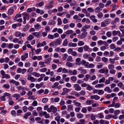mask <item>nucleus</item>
Returning <instances> with one entry per match:
<instances>
[{"instance_id": "obj_1", "label": "nucleus", "mask_w": 124, "mask_h": 124, "mask_svg": "<svg viewBox=\"0 0 124 124\" xmlns=\"http://www.w3.org/2000/svg\"><path fill=\"white\" fill-rule=\"evenodd\" d=\"M81 31L82 32L81 34L78 35V38L79 39H84L87 36V32L86 31L82 29L81 30Z\"/></svg>"}, {"instance_id": "obj_2", "label": "nucleus", "mask_w": 124, "mask_h": 124, "mask_svg": "<svg viewBox=\"0 0 124 124\" xmlns=\"http://www.w3.org/2000/svg\"><path fill=\"white\" fill-rule=\"evenodd\" d=\"M108 69H106V68H104L99 70V72L101 74H106L108 73Z\"/></svg>"}, {"instance_id": "obj_3", "label": "nucleus", "mask_w": 124, "mask_h": 124, "mask_svg": "<svg viewBox=\"0 0 124 124\" xmlns=\"http://www.w3.org/2000/svg\"><path fill=\"white\" fill-rule=\"evenodd\" d=\"M83 49L85 51H87L88 52H91L92 49L90 48L89 46L87 45H85L83 47Z\"/></svg>"}, {"instance_id": "obj_4", "label": "nucleus", "mask_w": 124, "mask_h": 124, "mask_svg": "<svg viewBox=\"0 0 124 124\" xmlns=\"http://www.w3.org/2000/svg\"><path fill=\"white\" fill-rule=\"evenodd\" d=\"M112 35L113 36H115L118 35L120 37L121 36V33L120 31H116L114 30L112 31Z\"/></svg>"}, {"instance_id": "obj_5", "label": "nucleus", "mask_w": 124, "mask_h": 124, "mask_svg": "<svg viewBox=\"0 0 124 124\" xmlns=\"http://www.w3.org/2000/svg\"><path fill=\"white\" fill-rule=\"evenodd\" d=\"M27 79L28 80H30L31 82H34L36 81L37 79L31 76V75H28L27 78Z\"/></svg>"}, {"instance_id": "obj_6", "label": "nucleus", "mask_w": 124, "mask_h": 124, "mask_svg": "<svg viewBox=\"0 0 124 124\" xmlns=\"http://www.w3.org/2000/svg\"><path fill=\"white\" fill-rule=\"evenodd\" d=\"M90 18L92 21L94 23H96L97 21V20L95 19V17L94 15H92L91 16Z\"/></svg>"}, {"instance_id": "obj_7", "label": "nucleus", "mask_w": 124, "mask_h": 124, "mask_svg": "<svg viewBox=\"0 0 124 124\" xmlns=\"http://www.w3.org/2000/svg\"><path fill=\"white\" fill-rule=\"evenodd\" d=\"M89 64V62H86V61L84 60H83L81 62L80 64L83 65H84L86 67H87L88 65Z\"/></svg>"}, {"instance_id": "obj_8", "label": "nucleus", "mask_w": 124, "mask_h": 124, "mask_svg": "<svg viewBox=\"0 0 124 124\" xmlns=\"http://www.w3.org/2000/svg\"><path fill=\"white\" fill-rule=\"evenodd\" d=\"M28 53H25L23 55H22L21 56V59L22 61H25L26 58L28 57Z\"/></svg>"}, {"instance_id": "obj_9", "label": "nucleus", "mask_w": 124, "mask_h": 124, "mask_svg": "<svg viewBox=\"0 0 124 124\" xmlns=\"http://www.w3.org/2000/svg\"><path fill=\"white\" fill-rule=\"evenodd\" d=\"M77 46V44L75 43H72L71 42L69 43L68 46L69 47H75Z\"/></svg>"}, {"instance_id": "obj_10", "label": "nucleus", "mask_w": 124, "mask_h": 124, "mask_svg": "<svg viewBox=\"0 0 124 124\" xmlns=\"http://www.w3.org/2000/svg\"><path fill=\"white\" fill-rule=\"evenodd\" d=\"M19 80L21 81L23 85H25L26 82V79L22 78H21Z\"/></svg>"}, {"instance_id": "obj_11", "label": "nucleus", "mask_w": 124, "mask_h": 124, "mask_svg": "<svg viewBox=\"0 0 124 124\" xmlns=\"http://www.w3.org/2000/svg\"><path fill=\"white\" fill-rule=\"evenodd\" d=\"M45 62H40L39 63V65H40V68L45 67H46V65L45 64Z\"/></svg>"}, {"instance_id": "obj_12", "label": "nucleus", "mask_w": 124, "mask_h": 124, "mask_svg": "<svg viewBox=\"0 0 124 124\" xmlns=\"http://www.w3.org/2000/svg\"><path fill=\"white\" fill-rule=\"evenodd\" d=\"M33 35L38 38H39L41 36V34L38 32H35L32 33Z\"/></svg>"}, {"instance_id": "obj_13", "label": "nucleus", "mask_w": 124, "mask_h": 124, "mask_svg": "<svg viewBox=\"0 0 124 124\" xmlns=\"http://www.w3.org/2000/svg\"><path fill=\"white\" fill-rule=\"evenodd\" d=\"M9 82L10 83H11L13 84L14 83L15 85H19V83L18 82L16 81L13 79L9 81Z\"/></svg>"}, {"instance_id": "obj_14", "label": "nucleus", "mask_w": 124, "mask_h": 124, "mask_svg": "<svg viewBox=\"0 0 124 124\" xmlns=\"http://www.w3.org/2000/svg\"><path fill=\"white\" fill-rule=\"evenodd\" d=\"M90 55L89 54L85 53L83 54V57L85 59H88Z\"/></svg>"}, {"instance_id": "obj_15", "label": "nucleus", "mask_w": 124, "mask_h": 124, "mask_svg": "<svg viewBox=\"0 0 124 124\" xmlns=\"http://www.w3.org/2000/svg\"><path fill=\"white\" fill-rule=\"evenodd\" d=\"M51 60V58L46 59L45 61V63L47 65L49 64L50 63Z\"/></svg>"}, {"instance_id": "obj_16", "label": "nucleus", "mask_w": 124, "mask_h": 124, "mask_svg": "<svg viewBox=\"0 0 124 124\" xmlns=\"http://www.w3.org/2000/svg\"><path fill=\"white\" fill-rule=\"evenodd\" d=\"M78 70L79 71H81V73L82 74H85L86 73V70L82 69L81 68H80L78 69Z\"/></svg>"}, {"instance_id": "obj_17", "label": "nucleus", "mask_w": 124, "mask_h": 124, "mask_svg": "<svg viewBox=\"0 0 124 124\" xmlns=\"http://www.w3.org/2000/svg\"><path fill=\"white\" fill-rule=\"evenodd\" d=\"M90 25H85L82 28V29L83 30H84L86 31L87 30L86 29H87L90 28Z\"/></svg>"}, {"instance_id": "obj_18", "label": "nucleus", "mask_w": 124, "mask_h": 124, "mask_svg": "<svg viewBox=\"0 0 124 124\" xmlns=\"http://www.w3.org/2000/svg\"><path fill=\"white\" fill-rule=\"evenodd\" d=\"M96 116L98 117L99 118L102 119L104 117V116L103 115L102 113H100L99 114H98Z\"/></svg>"}, {"instance_id": "obj_19", "label": "nucleus", "mask_w": 124, "mask_h": 124, "mask_svg": "<svg viewBox=\"0 0 124 124\" xmlns=\"http://www.w3.org/2000/svg\"><path fill=\"white\" fill-rule=\"evenodd\" d=\"M34 28L36 29L39 30L41 28V26L40 24H37L34 25Z\"/></svg>"}, {"instance_id": "obj_20", "label": "nucleus", "mask_w": 124, "mask_h": 124, "mask_svg": "<svg viewBox=\"0 0 124 124\" xmlns=\"http://www.w3.org/2000/svg\"><path fill=\"white\" fill-rule=\"evenodd\" d=\"M9 104L10 105H12L14 104V102L12 101V99L11 98L9 97L8 100Z\"/></svg>"}, {"instance_id": "obj_21", "label": "nucleus", "mask_w": 124, "mask_h": 124, "mask_svg": "<svg viewBox=\"0 0 124 124\" xmlns=\"http://www.w3.org/2000/svg\"><path fill=\"white\" fill-rule=\"evenodd\" d=\"M15 35L16 37H19L20 39L21 38V33L19 32H17L15 33Z\"/></svg>"}, {"instance_id": "obj_22", "label": "nucleus", "mask_w": 124, "mask_h": 124, "mask_svg": "<svg viewBox=\"0 0 124 124\" xmlns=\"http://www.w3.org/2000/svg\"><path fill=\"white\" fill-rule=\"evenodd\" d=\"M81 59L80 58H77L76 60V64L77 65H80V63L79 62L80 61Z\"/></svg>"}, {"instance_id": "obj_23", "label": "nucleus", "mask_w": 124, "mask_h": 124, "mask_svg": "<svg viewBox=\"0 0 124 124\" xmlns=\"http://www.w3.org/2000/svg\"><path fill=\"white\" fill-rule=\"evenodd\" d=\"M111 20L110 19L108 18L104 20V22H105L106 24H108L110 23Z\"/></svg>"}, {"instance_id": "obj_24", "label": "nucleus", "mask_w": 124, "mask_h": 124, "mask_svg": "<svg viewBox=\"0 0 124 124\" xmlns=\"http://www.w3.org/2000/svg\"><path fill=\"white\" fill-rule=\"evenodd\" d=\"M31 115V112H27L25 114L24 116H23V117L25 119H27L28 117L30 116Z\"/></svg>"}, {"instance_id": "obj_25", "label": "nucleus", "mask_w": 124, "mask_h": 124, "mask_svg": "<svg viewBox=\"0 0 124 124\" xmlns=\"http://www.w3.org/2000/svg\"><path fill=\"white\" fill-rule=\"evenodd\" d=\"M20 96L19 94L16 93L14 94L12 96V97L15 98L16 100L18 99L20 97Z\"/></svg>"}, {"instance_id": "obj_26", "label": "nucleus", "mask_w": 124, "mask_h": 124, "mask_svg": "<svg viewBox=\"0 0 124 124\" xmlns=\"http://www.w3.org/2000/svg\"><path fill=\"white\" fill-rule=\"evenodd\" d=\"M32 74L34 76L37 77H39L40 76V75L39 73L36 72H33L32 73Z\"/></svg>"}, {"instance_id": "obj_27", "label": "nucleus", "mask_w": 124, "mask_h": 124, "mask_svg": "<svg viewBox=\"0 0 124 124\" xmlns=\"http://www.w3.org/2000/svg\"><path fill=\"white\" fill-rule=\"evenodd\" d=\"M66 65L69 67H71L73 66V64L69 62H67L66 64Z\"/></svg>"}, {"instance_id": "obj_28", "label": "nucleus", "mask_w": 124, "mask_h": 124, "mask_svg": "<svg viewBox=\"0 0 124 124\" xmlns=\"http://www.w3.org/2000/svg\"><path fill=\"white\" fill-rule=\"evenodd\" d=\"M14 11L12 9H9L8 10V14L10 15H11L13 14Z\"/></svg>"}, {"instance_id": "obj_29", "label": "nucleus", "mask_w": 124, "mask_h": 124, "mask_svg": "<svg viewBox=\"0 0 124 124\" xmlns=\"http://www.w3.org/2000/svg\"><path fill=\"white\" fill-rule=\"evenodd\" d=\"M34 38L33 36L32 35H30L27 38V40L29 41H30L32 40Z\"/></svg>"}, {"instance_id": "obj_30", "label": "nucleus", "mask_w": 124, "mask_h": 124, "mask_svg": "<svg viewBox=\"0 0 124 124\" xmlns=\"http://www.w3.org/2000/svg\"><path fill=\"white\" fill-rule=\"evenodd\" d=\"M55 24V22L52 20H49L48 23V24L50 25H54Z\"/></svg>"}, {"instance_id": "obj_31", "label": "nucleus", "mask_w": 124, "mask_h": 124, "mask_svg": "<svg viewBox=\"0 0 124 124\" xmlns=\"http://www.w3.org/2000/svg\"><path fill=\"white\" fill-rule=\"evenodd\" d=\"M68 56V55L66 53L65 54H63L62 59V60H65Z\"/></svg>"}, {"instance_id": "obj_32", "label": "nucleus", "mask_w": 124, "mask_h": 124, "mask_svg": "<svg viewBox=\"0 0 124 124\" xmlns=\"http://www.w3.org/2000/svg\"><path fill=\"white\" fill-rule=\"evenodd\" d=\"M57 110V108L56 107H55L52 105V112L54 113H55Z\"/></svg>"}, {"instance_id": "obj_33", "label": "nucleus", "mask_w": 124, "mask_h": 124, "mask_svg": "<svg viewBox=\"0 0 124 124\" xmlns=\"http://www.w3.org/2000/svg\"><path fill=\"white\" fill-rule=\"evenodd\" d=\"M68 43V42L67 39H66L63 41L62 45L64 46H66L67 45Z\"/></svg>"}, {"instance_id": "obj_34", "label": "nucleus", "mask_w": 124, "mask_h": 124, "mask_svg": "<svg viewBox=\"0 0 124 124\" xmlns=\"http://www.w3.org/2000/svg\"><path fill=\"white\" fill-rule=\"evenodd\" d=\"M44 2L43 1H41L39 3L37 4V7H40L44 5Z\"/></svg>"}, {"instance_id": "obj_35", "label": "nucleus", "mask_w": 124, "mask_h": 124, "mask_svg": "<svg viewBox=\"0 0 124 124\" xmlns=\"http://www.w3.org/2000/svg\"><path fill=\"white\" fill-rule=\"evenodd\" d=\"M57 21L58 22V25H59L62 24V21L61 18H58L57 20Z\"/></svg>"}, {"instance_id": "obj_36", "label": "nucleus", "mask_w": 124, "mask_h": 124, "mask_svg": "<svg viewBox=\"0 0 124 124\" xmlns=\"http://www.w3.org/2000/svg\"><path fill=\"white\" fill-rule=\"evenodd\" d=\"M56 45H59L62 43V40L57 39L56 41H55Z\"/></svg>"}, {"instance_id": "obj_37", "label": "nucleus", "mask_w": 124, "mask_h": 124, "mask_svg": "<svg viewBox=\"0 0 124 124\" xmlns=\"http://www.w3.org/2000/svg\"><path fill=\"white\" fill-rule=\"evenodd\" d=\"M94 67V65L93 64L91 63L89 64L88 65V66L87 67V68H93Z\"/></svg>"}, {"instance_id": "obj_38", "label": "nucleus", "mask_w": 124, "mask_h": 124, "mask_svg": "<svg viewBox=\"0 0 124 124\" xmlns=\"http://www.w3.org/2000/svg\"><path fill=\"white\" fill-rule=\"evenodd\" d=\"M105 91H107L109 93L111 92L112 90L110 89L108 87H106L104 89Z\"/></svg>"}, {"instance_id": "obj_39", "label": "nucleus", "mask_w": 124, "mask_h": 124, "mask_svg": "<svg viewBox=\"0 0 124 124\" xmlns=\"http://www.w3.org/2000/svg\"><path fill=\"white\" fill-rule=\"evenodd\" d=\"M70 74L72 73V74L74 75H75L77 74V71L76 70H74L73 71L71 70L70 71Z\"/></svg>"}, {"instance_id": "obj_40", "label": "nucleus", "mask_w": 124, "mask_h": 124, "mask_svg": "<svg viewBox=\"0 0 124 124\" xmlns=\"http://www.w3.org/2000/svg\"><path fill=\"white\" fill-rule=\"evenodd\" d=\"M29 26L28 25L24 26L23 28V30L24 31H26L29 29Z\"/></svg>"}, {"instance_id": "obj_41", "label": "nucleus", "mask_w": 124, "mask_h": 124, "mask_svg": "<svg viewBox=\"0 0 124 124\" xmlns=\"http://www.w3.org/2000/svg\"><path fill=\"white\" fill-rule=\"evenodd\" d=\"M1 40L2 41L5 42H7L8 41V40L4 36H2L1 37Z\"/></svg>"}, {"instance_id": "obj_42", "label": "nucleus", "mask_w": 124, "mask_h": 124, "mask_svg": "<svg viewBox=\"0 0 124 124\" xmlns=\"http://www.w3.org/2000/svg\"><path fill=\"white\" fill-rule=\"evenodd\" d=\"M75 90L77 91L80 90L81 89V87L79 86H74Z\"/></svg>"}, {"instance_id": "obj_43", "label": "nucleus", "mask_w": 124, "mask_h": 124, "mask_svg": "<svg viewBox=\"0 0 124 124\" xmlns=\"http://www.w3.org/2000/svg\"><path fill=\"white\" fill-rule=\"evenodd\" d=\"M79 53H82L83 51V47H80L78 48L77 49Z\"/></svg>"}, {"instance_id": "obj_44", "label": "nucleus", "mask_w": 124, "mask_h": 124, "mask_svg": "<svg viewBox=\"0 0 124 124\" xmlns=\"http://www.w3.org/2000/svg\"><path fill=\"white\" fill-rule=\"evenodd\" d=\"M60 116H56L55 118V119L57 121V123H58V124H60Z\"/></svg>"}, {"instance_id": "obj_45", "label": "nucleus", "mask_w": 124, "mask_h": 124, "mask_svg": "<svg viewBox=\"0 0 124 124\" xmlns=\"http://www.w3.org/2000/svg\"><path fill=\"white\" fill-rule=\"evenodd\" d=\"M101 10V9H100V8L99 7H98L95 9L94 11L96 13H98L100 12Z\"/></svg>"}, {"instance_id": "obj_46", "label": "nucleus", "mask_w": 124, "mask_h": 124, "mask_svg": "<svg viewBox=\"0 0 124 124\" xmlns=\"http://www.w3.org/2000/svg\"><path fill=\"white\" fill-rule=\"evenodd\" d=\"M103 14L101 12L98 13L97 15L98 17L100 18H102L103 16Z\"/></svg>"}, {"instance_id": "obj_47", "label": "nucleus", "mask_w": 124, "mask_h": 124, "mask_svg": "<svg viewBox=\"0 0 124 124\" xmlns=\"http://www.w3.org/2000/svg\"><path fill=\"white\" fill-rule=\"evenodd\" d=\"M87 10L88 12L91 13L93 12L94 11V9L92 8H88Z\"/></svg>"}, {"instance_id": "obj_48", "label": "nucleus", "mask_w": 124, "mask_h": 124, "mask_svg": "<svg viewBox=\"0 0 124 124\" xmlns=\"http://www.w3.org/2000/svg\"><path fill=\"white\" fill-rule=\"evenodd\" d=\"M105 80V78L104 77H103L99 81V83H104Z\"/></svg>"}, {"instance_id": "obj_49", "label": "nucleus", "mask_w": 124, "mask_h": 124, "mask_svg": "<svg viewBox=\"0 0 124 124\" xmlns=\"http://www.w3.org/2000/svg\"><path fill=\"white\" fill-rule=\"evenodd\" d=\"M56 45L55 41H54L51 42L49 44V45L50 47Z\"/></svg>"}, {"instance_id": "obj_50", "label": "nucleus", "mask_w": 124, "mask_h": 124, "mask_svg": "<svg viewBox=\"0 0 124 124\" xmlns=\"http://www.w3.org/2000/svg\"><path fill=\"white\" fill-rule=\"evenodd\" d=\"M92 39L93 41H96L98 39V38L96 36L94 35L92 37Z\"/></svg>"}, {"instance_id": "obj_51", "label": "nucleus", "mask_w": 124, "mask_h": 124, "mask_svg": "<svg viewBox=\"0 0 124 124\" xmlns=\"http://www.w3.org/2000/svg\"><path fill=\"white\" fill-rule=\"evenodd\" d=\"M23 17H25L27 18V17L30 16V14L26 13H24L22 14Z\"/></svg>"}, {"instance_id": "obj_52", "label": "nucleus", "mask_w": 124, "mask_h": 124, "mask_svg": "<svg viewBox=\"0 0 124 124\" xmlns=\"http://www.w3.org/2000/svg\"><path fill=\"white\" fill-rule=\"evenodd\" d=\"M84 44V43L83 41H78V45L79 46H81L83 45Z\"/></svg>"}, {"instance_id": "obj_53", "label": "nucleus", "mask_w": 124, "mask_h": 124, "mask_svg": "<svg viewBox=\"0 0 124 124\" xmlns=\"http://www.w3.org/2000/svg\"><path fill=\"white\" fill-rule=\"evenodd\" d=\"M45 31L46 32H48L50 31V28L49 26H46L45 28Z\"/></svg>"}, {"instance_id": "obj_54", "label": "nucleus", "mask_w": 124, "mask_h": 124, "mask_svg": "<svg viewBox=\"0 0 124 124\" xmlns=\"http://www.w3.org/2000/svg\"><path fill=\"white\" fill-rule=\"evenodd\" d=\"M17 89L19 90H22V91H23L24 90V87H23L22 86H17L16 87Z\"/></svg>"}, {"instance_id": "obj_55", "label": "nucleus", "mask_w": 124, "mask_h": 124, "mask_svg": "<svg viewBox=\"0 0 124 124\" xmlns=\"http://www.w3.org/2000/svg\"><path fill=\"white\" fill-rule=\"evenodd\" d=\"M67 61L70 62H72V58L71 56H69L67 59Z\"/></svg>"}, {"instance_id": "obj_56", "label": "nucleus", "mask_w": 124, "mask_h": 124, "mask_svg": "<svg viewBox=\"0 0 124 124\" xmlns=\"http://www.w3.org/2000/svg\"><path fill=\"white\" fill-rule=\"evenodd\" d=\"M73 31L71 30H68L66 32V34H69L73 33Z\"/></svg>"}, {"instance_id": "obj_57", "label": "nucleus", "mask_w": 124, "mask_h": 124, "mask_svg": "<svg viewBox=\"0 0 124 124\" xmlns=\"http://www.w3.org/2000/svg\"><path fill=\"white\" fill-rule=\"evenodd\" d=\"M2 78H6L7 79H8L10 78V76L8 74H5Z\"/></svg>"}, {"instance_id": "obj_58", "label": "nucleus", "mask_w": 124, "mask_h": 124, "mask_svg": "<svg viewBox=\"0 0 124 124\" xmlns=\"http://www.w3.org/2000/svg\"><path fill=\"white\" fill-rule=\"evenodd\" d=\"M106 36L108 37H110L112 35V33L111 32L108 31L107 32L106 34Z\"/></svg>"}, {"instance_id": "obj_59", "label": "nucleus", "mask_w": 124, "mask_h": 124, "mask_svg": "<svg viewBox=\"0 0 124 124\" xmlns=\"http://www.w3.org/2000/svg\"><path fill=\"white\" fill-rule=\"evenodd\" d=\"M14 44L12 43H10L8 45V46L7 47L8 48L11 49L13 48Z\"/></svg>"}, {"instance_id": "obj_60", "label": "nucleus", "mask_w": 124, "mask_h": 124, "mask_svg": "<svg viewBox=\"0 0 124 124\" xmlns=\"http://www.w3.org/2000/svg\"><path fill=\"white\" fill-rule=\"evenodd\" d=\"M70 79L73 81H75L77 80L76 77L75 76L71 77L70 78Z\"/></svg>"}, {"instance_id": "obj_61", "label": "nucleus", "mask_w": 124, "mask_h": 124, "mask_svg": "<svg viewBox=\"0 0 124 124\" xmlns=\"http://www.w3.org/2000/svg\"><path fill=\"white\" fill-rule=\"evenodd\" d=\"M41 49L40 48L37 49L35 50V53L37 54H39L41 52Z\"/></svg>"}, {"instance_id": "obj_62", "label": "nucleus", "mask_w": 124, "mask_h": 124, "mask_svg": "<svg viewBox=\"0 0 124 124\" xmlns=\"http://www.w3.org/2000/svg\"><path fill=\"white\" fill-rule=\"evenodd\" d=\"M48 38L50 39H53L54 38L53 35L51 34H49L48 36Z\"/></svg>"}, {"instance_id": "obj_63", "label": "nucleus", "mask_w": 124, "mask_h": 124, "mask_svg": "<svg viewBox=\"0 0 124 124\" xmlns=\"http://www.w3.org/2000/svg\"><path fill=\"white\" fill-rule=\"evenodd\" d=\"M102 60L103 62H106L108 61V59L105 57H103L102 58Z\"/></svg>"}, {"instance_id": "obj_64", "label": "nucleus", "mask_w": 124, "mask_h": 124, "mask_svg": "<svg viewBox=\"0 0 124 124\" xmlns=\"http://www.w3.org/2000/svg\"><path fill=\"white\" fill-rule=\"evenodd\" d=\"M79 121L81 123V124H85V120L84 119H80Z\"/></svg>"}]
</instances>
